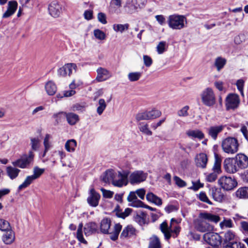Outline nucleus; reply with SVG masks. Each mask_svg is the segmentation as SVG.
Instances as JSON below:
<instances>
[{
    "mask_svg": "<svg viewBox=\"0 0 248 248\" xmlns=\"http://www.w3.org/2000/svg\"><path fill=\"white\" fill-rule=\"evenodd\" d=\"M239 169H246L248 166V157L243 154H238L234 158Z\"/></svg>",
    "mask_w": 248,
    "mask_h": 248,
    "instance_id": "obj_18",
    "label": "nucleus"
},
{
    "mask_svg": "<svg viewBox=\"0 0 248 248\" xmlns=\"http://www.w3.org/2000/svg\"><path fill=\"white\" fill-rule=\"evenodd\" d=\"M173 180L178 186L182 187L186 186V183L178 176H174L173 177Z\"/></svg>",
    "mask_w": 248,
    "mask_h": 248,
    "instance_id": "obj_57",
    "label": "nucleus"
},
{
    "mask_svg": "<svg viewBox=\"0 0 248 248\" xmlns=\"http://www.w3.org/2000/svg\"><path fill=\"white\" fill-rule=\"evenodd\" d=\"M207 157L206 154L201 153L198 155L195 158V162L197 167L204 168L207 162Z\"/></svg>",
    "mask_w": 248,
    "mask_h": 248,
    "instance_id": "obj_24",
    "label": "nucleus"
},
{
    "mask_svg": "<svg viewBox=\"0 0 248 248\" xmlns=\"http://www.w3.org/2000/svg\"><path fill=\"white\" fill-rule=\"evenodd\" d=\"M235 195L239 198H248V187H242L238 188L235 192Z\"/></svg>",
    "mask_w": 248,
    "mask_h": 248,
    "instance_id": "obj_34",
    "label": "nucleus"
},
{
    "mask_svg": "<svg viewBox=\"0 0 248 248\" xmlns=\"http://www.w3.org/2000/svg\"><path fill=\"white\" fill-rule=\"evenodd\" d=\"M50 135L49 134H46L45 136V138L44 139V145L45 146V152L44 154H46V152L48 151V150L50 148V143H49V140L50 139Z\"/></svg>",
    "mask_w": 248,
    "mask_h": 248,
    "instance_id": "obj_55",
    "label": "nucleus"
},
{
    "mask_svg": "<svg viewBox=\"0 0 248 248\" xmlns=\"http://www.w3.org/2000/svg\"><path fill=\"white\" fill-rule=\"evenodd\" d=\"M222 248H247L245 245L239 241L232 242L227 244H223Z\"/></svg>",
    "mask_w": 248,
    "mask_h": 248,
    "instance_id": "obj_35",
    "label": "nucleus"
},
{
    "mask_svg": "<svg viewBox=\"0 0 248 248\" xmlns=\"http://www.w3.org/2000/svg\"><path fill=\"white\" fill-rule=\"evenodd\" d=\"M94 37L100 40H105L106 38V33L102 30L97 29L93 31Z\"/></svg>",
    "mask_w": 248,
    "mask_h": 248,
    "instance_id": "obj_48",
    "label": "nucleus"
},
{
    "mask_svg": "<svg viewBox=\"0 0 248 248\" xmlns=\"http://www.w3.org/2000/svg\"><path fill=\"white\" fill-rule=\"evenodd\" d=\"M159 229L167 241H169L171 237L174 238H176L181 230V227L178 225L177 220L174 218H171L169 226L166 221L163 222L160 225Z\"/></svg>",
    "mask_w": 248,
    "mask_h": 248,
    "instance_id": "obj_2",
    "label": "nucleus"
},
{
    "mask_svg": "<svg viewBox=\"0 0 248 248\" xmlns=\"http://www.w3.org/2000/svg\"><path fill=\"white\" fill-rule=\"evenodd\" d=\"M18 7V3L16 0L8 1L7 10L2 15V18H7L13 15Z\"/></svg>",
    "mask_w": 248,
    "mask_h": 248,
    "instance_id": "obj_15",
    "label": "nucleus"
},
{
    "mask_svg": "<svg viewBox=\"0 0 248 248\" xmlns=\"http://www.w3.org/2000/svg\"><path fill=\"white\" fill-rule=\"evenodd\" d=\"M97 75L96 78L93 81V83H94L95 81H104L108 79L107 77H105V76H107L108 74V71L107 69L102 67H99L97 70Z\"/></svg>",
    "mask_w": 248,
    "mask_h": 248,
    "instance_id": "obj_22",
    "label": "nucleus"
},
{
    "mask_svg": "<svg viewBox=\"0 0 248 248\" xmlns=\"http://www.w3.org/2000/svg\"><path fill=\"white\" fill-rule=\"evenodd\" d=\"M167 23L173 30H181L185 27V23H187L186 18L184 15L174 14L169 16Z\"/></svg>",
    "mask_w": 248,
    "mask_h": 248,
    "instance_id": "obj_4",
    "label": "nucleus"
},
{
    "mask_svg": "<svg viewBox=\"0 0 248 248\" xmlns=\"http://www.w3.org/2000/svg\"><path fill=\"white\" fill-rule=\"evenodd\" d=\"M127 201L131 202V206L134 207H140L143 205V202L138 199L134 192H130L127 197Z\"/></svg>",
    "mask_w": 248,
    "mask_h": 248,
    "instance_id": "obj_19",
    "label": "nucleus"
},
{
    "mask_svg": "<svg viewBox=\"0 0 248 248\" xmlns=\"http://www.w3.org/2000/svg\"><path fill=\"white\" fill-rule=\"evenodd\" d=\"M36 179L31 175L27 176L22 184L19 186L18 190L20 191L28 187Z\"/></svg>",
    "mask_w": 248,
    "mask_h": 248,
    "instance_id": "obj_32",
    "label": "nucleus"
},
{
    "mask_svg": "<svg viewBox=\"0 0 248 248\" xmlns=\"http://www.w3.org/2000/svg\"><path fill=\"white\" fill-rule=\"evenodd\" d=\"M226 60L221 57H218L215 60L214 65L216 67L217 70L219 71L222 69L226 63Z\"/></svg>",
    "mask_w": 248,
    "mask_h": 248,
    "instance_id": "obj_38",
    "label": "nucleus"
},
{
    "mask_svg": "<svg viewBox=\"0 0 248 248\" xmlns=\"http://www.w3.org/2000/svg\"><path fill=\"white\" fill-rule=\"evenodd\" d=\"M31 145L32 150L37 151L40 146V140L38 138H32L31 139Z\"/></svg>",
    "mask_w": 248,
    "mask_h": 248,
    "instance_id": "obj_50",
    "label": "nucleus"
},
{
    "mask_svg": "<svg viewBox=\"0 0 248 248\" xmlns=\"http://www.w3.org/2000/svg\"><path fill=\"white\" fill-rule=\"evenodd\" d=\"M155 18L158 23L161 26L166 25L167 21H166L165 16L163 15H158L155 16Z\"/></svg>",
    "mask_w": 248,
    "mask_h": 248,
    "instance_id": "obj_58",
    "label": "nucleus"
},
{
    "mask_svg": "<svg viewBox=\"0 0 248 248\" xmlns=\"http://www.w3.org/2000/svg\"><path fill=\"white\" fill-rule=\"evenodd\" d=\"M168 45L166 41H160L156 46V51L158 54H162L167 50Z\"/></svg>",
    "mask_w": 248,
    "mask_h": 248,
    "instance_id": "obj_43",
    "label": "nucleus"
},
{
    "mask_svg": "<svg viewBox=\"0 0 248 248\" xmlns=\"http://www.w3.org/2000/svg\"><path fill=\"white\" fill-rule=\"evenodd\" d=\"M100 198V194L93 188H92L90 191L89 196L87 198V202L91 206L96 207L98 205Z\"/></svg>",
    "mask_w": 248,
    "mask_h": 248,
    "instance_id": "obj_17",
    "label": "nucleus"
},
{
    "mask_svg": "<svg viewBox=\"0 0 248 248\" xmlns=\"http://www.w3.org/2000/svg\"><path fill=\"white\" fill-rule=\"evenodd\" d=\"M34 156L33 153L30 151L28 155H23L18 159L12 162V164L14 167H19L21 169L27 168L32 162Z\"/></svg>",
    "mask_w": 248,
    "mask_h": 248,
    "instance_id": "obj_7",
    "label": "nucleus"
},
{
    "mask_svg": "<svg viewBox=\"0 0 248 248\" xmlns=\"http://www.w3.org/2000/svg\"><path fill=\"white\" fill-rule=\"evenodd\" d=\"M161 243L159 238L155 235L150 238L148 248H161Z\"/></svg>",
    "mask_w": 248,
    "mask_h": 248,
    "instance_id": "obj_30",
    "label": "nucleus"
},
{
    "mask_svg": "<svg viewBox=\"0 0 248 248\" xmlns=\"http://www.w3.org/2000/svg\"><path fill=\"white\" fill-rule=\"evenodd\" d=\"M65 67L67 74L68 73L69 76H70L71 75L73 69H74L75 71H76V69H77V64L75 63H66L65 64Z\"/></svg>",
    "mask_w": 248,
    "mask_h": 248,
    "instance_id": "obj_51",
    "label": "nucleus"
},
{
    "mask_svg": "<svg viewBox=\"0 0 248 248\" xmlns=\"http://www.w3.org/2000/svg\"><path fill=\"white\" fill-rule=\"evenodd\" d=\"M57 86L52 81H48L45 85V89L49 95H53L57 91Z\"/></svg>",
    "mask_w": 248,
    "mask_h": 248,
    "instance_id": "obj_28",
    "label": "nucleus"
},
{
    "mask_svg": "<svg viewBox=\"0 0 248 248\" xmlns=\"http://www.w3.org/2000/svg\"><path fill=\"white\" fill-rule=\"evenodd\" d=\"M53 117L55 119L57 124L65 122L66 118V112L63 111L59 112L58 113L54 114Z\"/></svg>",
    "mask_w": 248,
    "mask_h": 248,
    "instance_id": "obj_40",
    "label": "nucleus"
},
{
    "mask_svg": "<svg viewBox=\"0 0 248 248\" xmlns=\"http://www.w3.org/2000/svg\"><path fill=\"white\" fill-rule=\"evenodd\" d=\"M5 233L2 236V241L6 245H10L15 240V232L11 229L9 231H6Z\"/></svg>",
    "mask_w": 248,
    "mask_h": 248,
    "instance_id": "obj_20",
    "label": "nucleus"
},
{
    "mask_svg": "<svg viewBox=\"0 0 248 248\" xmlns=\"http://www.w3.org/2000/svg\"><path fill=\"white\" fill-rule=\"evenodd\" d=\"M110 226V219L108 218H104L101 220L100 223V231L101 232L103 233L109 234L110 235V239L113 241H115L118 238L122 227L119 223L116 224L113 229H111Z\"/></svg>",
    "mask_w": 248,
    "mask_h": 248,
    "instance_id": "obj_3",
    "label": "nucleus"
},
{
    "mask_svg": "<svg viewBox=\"0 0 248 248\" xmlns=\"http://www.w3.org/2000/svg\"><path fill=\"white\" fill-rule=\"evenodd\" d=\"M187 134L189 137L197 138L199 139H202L204 137L203 134L199 130H190L187 132Z\"/></svg>",
    "mask_w": 248,
    "mask_h": 248,
    "instance_id": "obj_47",
    "label": "nucleus"
},
{
    "mask_svg": "<svg viewBox=\"0 0 248 248\" xmlns=\"http://www.w3.org/2000/svg\"><path fill=\"white\" fill-rule=\"evenodd\" d=\"M142 75V72H136L129 73L128 75V79L131 82L138 81Z\"/></svg>",
    "mask_w": 248,
    "mask_h": 248,
    "instance_id": "obj_46",
    "label": "nucleus"
},
{
    "mask_svg": "<svg viewBox=\"0 0 248 248\" xmlns=\"http://www.w3.org/2000/svg\"><path fill=\"white\" fill-rule=\"evenodd\" d=\"M48 11L51 16L54 18L58 17L62 11V5L57 0H53L49 4Z\"/></svg>",
    "mask_w": 248,
    "mask_h": 248,
    "instance_id": "obj_12",
    "label": "nucleus"
},
{
    "mask_svg": "<svg viewBox=\"0 0 248 248\" xmlns=\"http://www.w3.org/2000/svg\"><path fill=\"white\" fill-rule=\"evenodd\" d=\"M58 75L59 77H64L67 75L65 64L62 67L59 68L57 71Z\"/></svg>",
    "mask_w": 248,
    "mask_h": 248,
    "instance_id": "obj_64",
    "label": "nucleus"
},
{
    "mask_svg": "<svg viewBox=\"0 0 248 248\" xmlns=\"http://www.w3.org/2000/svg\"><path fill=\"white\" fill-rule=\"evenodd\" d=\"M99 106L97 108V112L99 115H101L105 109L107 105L104 99H100L98 102Z\"/></svg>",
    "mask_w": 248,
    "mask_h": 248,
    "instance_id": "obj_49",
    "label": "nucleus"
},
{
    "mask_svg": "<svg viewBox=\"0 0 248 248\" xmlns=\"http://www.w3.org/2000/svg\"><path fill=\"white\" fill-rule=\"evenodd\" d=\"M66 120L68 124H76L79 120V116L76 113L73 112L66 113Z\"/></svg>",
    "mask_w": 248,
    "mask_h": 248,
    "instance_id": "obj_33",
    "label": "nucleus"
},
{
    "mask_svg": "<svg viewBox=\"0 0 248 248\" xmlns=\"http://www.w3.org/2000/svg\"><path fill=\"white\" fill-rule=\"evenodd\" d=\"M224 164L225 170L228 173H234L239 169L233 158L225 159Z\"/></svg>",
    "mask_w": 248,
    "mask_h": 248,
    "instance_id": "obj_14",
    "label": "nucleus"
},
{
    "mask_svg": "<svg viewBox=\"0 0 248 248\" xmlns=\"http://www.w3.org/2000/svg\"><path fill=\"white\" fill-rule=\"evenodd\" d=\"M129 25L128 23L124 24H114L113 25V29L116 32H123L124 31L127 30L129 29Z\"/></svg>",
    "mask_w": 248,
    "mask_h": 248,
    "instance_id": "obj_41",
    "label": "nucleus"
},
{
    "mask_svg": "<svg viewBox=\"0 0 248 248\" xmlns=\"http://www.w3.org/2000/svg\"><path fill=\"white\" fill-rule=\"evenodd\" d=\"M199 217L205 221L207 220L215 223L218 222L220 220V217L218 216L207 212L201 213L199 215Z\"/></svg>",
    "mask_w": 248,
    "mask_h": 248,
    "instance_id": "obj_21",
    "label": "nucleus"
},
{
    "mask_svg": "<svg viewBox=\"0 0 248 248\" xmlns=\"http://www.w3.org/2000/svg\"><path fill=\"white\" fill-rule=\"evenodd\" d=\"M202 100L204 105L211 107L216 104V97L212 88L208 87L201 94Z\"/></svg>",
    "mask_w": 248,
    "mask_h": 248,
    "instance_id": "obj_9",
    "label": "nucleus"
},
{
    "mask_svg": "<svg viewBox=\"0 0 248 248\" xmlns=\"http://www.w3.org/2000/svg\"><path fill=\"white\" fill-rule=\"evenodd\" d=\"M11 229L12 227L8 221L0 218V230L1 231L5 232L6 231H9V230Z\"/></svg>",
    "mask_w": 248,
    "mask_h": 248,
    "instance_id": "obj_44",
    "label": "nucleus"
},
{
    "mask_svg": "<svg viewBox=\"0 0 248 248\" xmlns=\"http://www.w3.org/2000/svg\"><path fill=\"white\" fill-rule=\"evenodd\" d=\"M218 184L222 189L227 191L232 190L237 185L234 178L226 176L220 177L218 180Z\"/></svg>",
    "mask_w": 248,
    "mask_h": 248,
    "instance_id": "obj_8",
    "label": "nucleus"
},
{
    "mask_svg": "<svg viewBox=\"0 0 248 248\" xmlns=\"http://www.w3.org/2000/svg\"><path fill=\"white\" fill-rule=\"evenodd\" d=\"M147 111L139 113L136 115V119L138 121L143 120H148Z\"/></svg>",
    "mask_w": 248,
    "mask_h": 248,
    "instance_id": "obj_61",
    "label": "nucleus"
},
{
    "mask_svg": "<svg viewBox=\"0 0 248 248\" xmlns=\"http://www.w3.org/2000/svg\"><path fill=\"white\" fill-rule=\"evenodd\" d=\"M223 129V126L221 125L219 126H213L210 127L208 129V133L209 136H210L214 140H216L217 136Z\"/></svg>",
    "mask_w": 248,
    "mask_h": 248,
    "instance_id": "obj_27",
    "label": "nucleus"
},
{
    "mask_svg": "<svg viewBox=\"0 0 248 248\" xmlns=\"http://www.w3.org/2000/svg\"><path fill=\"white\" fill-rule=\"evenodd\" d=\"M45 169L40 168L38 166H35L33 169V174L31 175L36 180L40 177L44 173Z\"/></svg>",
    "mask_w": 248,
    "mask_h": 248,
    "instance_id": "obj_45",
    "label": "nucleus"
},
{
    "mask_svg": "<svg viewBox=\"0 0 248 248\" xmlns=\"http://www.w3.org/2000/svg\"><path fill=\"white\" fill-rule=\"evenodd\" d=\"M93 12L92 10H86L83 14L84 17L87 20H90L93 18Z\"/></svg>",
    "mask_w": 248,
    "mask_h": 248,
    "instance_id": "obj_60",
    "label": "nucleus"
},
{
    "mask_svg": "<svg viewBox=\"0 0 248 248\" xmlns=\"http://www.w3.org/2000/svg\"><path fill=\"white\" fill-rule=\"evenodd\" d=\"M235 235L231 231H228L225 234L223 238V244H227L228 243H232L236 241L234 240Z\"/></svg>",
    "mask_w": 248,
    "mask_h": 248,
    "instance_id": "obj_39",
    "label": "nucleus"
},
{
    "mask_svg": "<svg viewBox=\"0 0 248 248\" xmlns=\"http://www.w3.org/2000/svg\"><path fill=\"white\" fill-rule=\"evenodd\" d=\"M143 60L144 64L147 67L151 66L153 62L152 58L147 55H144L143 56Z\"/></svg>",
    "mask_w": 248,
    "mask_h": 248,
    "instance_id": "obj_56",
    "label": "nucleus"
},
{
    "mask_svg": "<svg viewBox=\"0 0 248 248\" xmlns=\"http://www.w3.org/2000/svg\"><path fill=\"white\" fill-rule=\"evenodd\" d=\"M77 146V142L74 139L68 140L65 144V148L69 152H74Z\"/></svg>",
    "mask_w": 248,
    "mask_h": 248,
    "instance_id": "obj_36",
    "label": "nucleus"
},
{
    "mask_svg": "<svg viewBox=\"0 0 248 248\" xmlns=\"http://www.w3.org/2000/svg\"><path fill=\"white\" fill-rule=\"evenodd\" d=\"M128 175L129 171L127 170L118 171L117 173L114 170L109 169L105 171L102 181L105 183L111 182L114 186L121 187L127 185Z\"/></svg>",
    "mask_w": 248,
    "mask_h": 248,
    "instance_id": "obj_1",
    "label": "nucleus"
},
{
    "mask_svg": "<svg viewBox=\"0 0 248 248\" xmlns=\"http://www.w3.org/2000/svg\"><path fill=\"white\" fill-rule=\"evenodd\" d=\"M218 174V173H217L215 171H214L213 172L210 173L209 175H207L206 177L207 181L209 182H214L216 180L217 176V174Z\"/></svg>",
    "mask_w": 248,
    "mask_h": 248,
    "instance_id": "obj_63",
    "label": "nucleus"
},
{
    "mask_svg": "<svg viewBox=\"0 0 248 248\" xmlns=\"http://www.w3.org/2000/svg\"><path fill=\"white\" fill-rule=\"evenodd\" d=\"M98 226L94 222H90L86 224L84 228V234L86 236L90 235L97 232Z\"/></svg>",
    "mask_w": 248,
    "mask_h": 248,
    "instance_id": "obj_25",
    "label": "nucleus"
},
{
    "mask_svg": "<svg viewBox=\"0 0 248 248\" xmlns=\"http://www.w3.org/2000/svg\"><path fill=\"white\" fill-rule=\"evenodd\" d=\"M195 229L198 232H205L213 230V227L209 223L201 218L195 219L193 221Z\"/></svg>",
    "mask_w": 248,
    "mask_h": 248,
    "instance_id": "obj_10",
    "label": "nucleus"
},
{
    "mask_svg": "<svg viewBox=\"0 0 248 248\" xmlns=\"http://www.w3.org/2000/svg\"><path fill=\"white\" fill-rule=\"evenodd\" d=\"M146 198L148 201L157 205H161L162 203V200L152 192L147 193Z\"/></svg>",
    "mask_w": 248,
    "mask_h": 248,
    "instance_id": "obj_29",
    "label": "nucleus"
},
{
    "mask_svg": "<svg viewBox=\"0 0 248 248\" xmlns=\"http://www.w3.org/2000/svg\"><path fill=\"white\" fill-rule=\"evenodd\" d=\"M97 19L98 21L103 24H106L107 23L106 15L103 12L98 13Z\"/></svg>",
    "mask_w": 248,
    "mask_h": 248,
    "instance_id": "obj_59",
    "label": "nucleus"
},
{
    "mask_svg": "<svg viewBox=\"0 0 248 248\" xmlns=\"http://www.w3.org/2000/svg\"><path fill=\"white\" fill-rule=\"evenodd\" d=\"M147 177V173L142 170H135L129 176V182L131 185H136L144 182Z\"/></svg>",
    "mask_w": 248,
    "mask_h": 248,
    "instance_id": "obj_11",
    "label": "nucleus"
},
{
    "mask_svg": "<svg viewBox=\"0 0 248 248\" xmlns=\"http://www.w3.org/2000/svg\"><path fill=\"white\" fill-rule=\"evenodd\" d=\"M15 167L8 166L6 168V172L8 176L11 179H14L17 177L20 170Z\"/></svg>",
    "mask_w": 248,
    "mask_h": 248,
    "instance_id": "obj_31",
    "label": "nucleus"
},
{
    "mask_svg": "<svg viewBox=\"0 0 248 248\" xmlns=\"http://www.w3.org/2000/svg\"><path fill=\"white\" fill-rule=\"evenodd\" d=\"M223 151L229 154H234L238 150L239 143L236 139L228 137L224 139L221 144Z\"/></svg>",
    "mask_w": 248,
    "mask_h": 248,
    "instance_id": "obj_5",
    "label": "nucleus"
},
{
    "mask_svg": "<svg viewBox=\"0 0 248 248\" xmlns=\"http://www.w3.org/2000/svg\"><path fill=\"white\" fill-rule=\"evenodd\" d=\"M246 40V36L243 33H240L234 38V42L236 45H240Z\"/></svg>",
    "mask_w": 248,
    "mask_h": 248,
    "instance_id": "obj_54",
    "label": "nucleus"
},
{
    "mask_svg": "<svg viewBox=\"0 0 248 248\" xmlns=\"http://www.w3.org/2000/svg\"><path fill=\"white\" fill-rule=\"evenodd\" d=\"M147 113L148 115V120L155 119L157 117H159L161 114V112L160 110L155 108H153L151 110H147Z\"/></svg>",
    "mask_w": 248,
    "mask_h": 248,
    "instance_id": "obj_42",
    "label": "nucleus"
},
{
    "mask_svg": "<svg viewBox=\"0 0 248 248\" xmlns=\"http://www.w3.org/2000/svg\"><path fill=\"white\" fill-rule=\"evenodd\" d=\"M204 240L211 246H215L218 248L221 243V238L220 236L213 232H207L203 235Z\"/></svg>",
    "mask_w": 248,
    "mask_h": 248,
    "instance_id": "obj_13",
    "label": "nucleus"
},
{
    "mask_svg": "<svg viewBox=\"0 0 248 248\" xmlns=\"http://www.w3.org/2000/svg\"><path fill=\"white\" fill-rule=\"evenodd\" d=\"M225 103L226 110H234L239 108L240 104V97L236 93H229L225 98Z\"/></svg>",
    "mask_w": 248,
    "mask_h": 248,
    "instance_id": "obj_6",
    "label": "nucleus"
},
{
    "mask_svg": "<svg viewBox=\"0 0 248 248\" xmlns=\"http://www.w3.org/2000/svg\"><path fill=\"white\" fill-rule=\"evenodd\" d=\"M203 186V184L201 183L200 181H198L197 182H192V186H191L189 188L196 191Z\"/></svg>",
    "mask_w": 248,
    "mask_h": 248,
    "instance_id": "obj_62",
    "label": "nucleus"
},
{
    "mask_svg": "<svg viewBox=\"0 0 248 248\" xmlns=\"http://www.w3.org/2000/svg\"><path fill=\"white\" fill-rule=\"evenodd\" d=\"M137 231L132 225H128L124 228L120 235L121 238L130 237L136 235Z\"/></svg>",
    "mask_w": 248,
    "mask_h": 248,
    "instance_id": "obj_23",
    "label": "nucleus"
},
{
    "mask_svg": "<svg viewBox=\"0 0 248 248\" xmlns=\"http://www.w3.org/2000/svg\"><path fill=\"white\" fill-rule=\"evenodd\" d=\"M209 195L214 201L218 202H221L224 200V195L221 188L218 187H213L210 188Z\"/></svg>",
    "mask_w": 248,
    "mask_h": 248,
    "instance_id": "obj_16",
    "label": "nucleus"
},
{
    "mask_svg": "<svg viewBox=\"0 0 248 248\" xmlns=\"http://www.w3.org/2000/svg\"><path fill=\"white\" fill-rule=\"evenodd\" d=\"M221 159L217 154L215 155V162L213 167V170L217 173L221 172Z\"/></svg>",
    "mask_w": 248,
    "mask_h": 248,
    "instance_id": "obj_37",
    "label": "nucleus"
},
{
    "mask_svg": "<svg viewBox=\"0 0 248 248\" xmlns=\"http://www.w3.org/2000/svg\"><path fill=\"white\" fill-rule=\"evenodd\" d=\"M132 212V209L129 208L125 209L124 212H117L116 215L118 217L125 218L128 216Z\"/></svg>",
    "mask_w": 248,
    "mask_h": 248,
    "instance_id": "obj_53",
    "label": "nucleus"
},
{
    "mask_svg": "<svg viewBox=\"0 0 248 248\" xmlns=\"http://www.w3.org/2000/svg\"><path fill=\"white\" fill-rule=\"evenodd\" d=\"M199 199L200 201H202V202H204L206 203H208L209 205H213V203L212 202H211L209 199H208V197L207 196L206 194L204 192H201L199 193Z\"/></svg>",
    "mask_w": 248,
    "mask_h": 248,
    "instance_id": "obj_52",
    "label": "nucleus"
},
{
    "mask_svg": "<svg viewBox=\"0 0 248 248\" xmlns=\"http://www.w3.org/2000/svg\"><path fill=\"white\" fill-rule=\"evenodd\" d=\"M137 2V1L135 0H127L124 7L128 13L130 14L134 13L137 11L139 8Z\"/></svg>",
    "mask_w": 248,
    "mask_h": 248,
    "instance_id": "obj_26",
    "label": "nucleus"
}]
</instances>
